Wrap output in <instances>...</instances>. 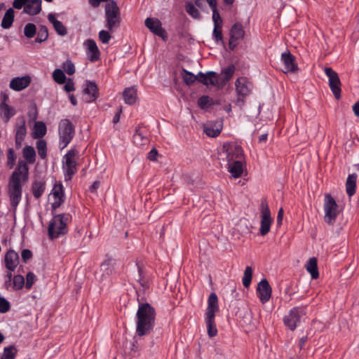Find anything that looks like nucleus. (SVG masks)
<instances>
[{
	"instance_id": "obj_1",
	"label": "nucleus",
	"mask_w": 359,
	"mask_h": 359,
	"mask_svg": "<svg viewBox=\"0 0 359 359\" xmlns=\"http://www.w3.org/2000/svg\"><path fill=\"white\" fill-rule=\"evenodd\" d=\"M25 161H20L15 170L13 172L8 182V194L11 204L16 208L22 197V184L28 180L29 168L27 163H33L35 158H27Z\"/></svg>"
},
{
	"instance_id": "obj_2",
	"label": "nucleus",
	"mask_w": 359,
	"mask_h": 359,
	"mask_svg": "<svg viewBox=\"0 0 359 359\" xmlns=\"http://www.w3.org/2000/svg\"><path fill=\"white\" fill-rule=\"evenodd\" d=\"M136 334L140 336L149 334L155 325L156 311L148 303H140L136 313Z\"/></svg>"
},
{
	"instance_id": "obj_3",
	"label": "nucleus",
	"mask_w": 359,
	"mask_h": 359,
	"mask_svg": "<svg viewBox=\"0 0 359 359\" xmlns=\"http://www.w3.org/2000/svg\"><path fill=\"white\" fill-rule=\"evenodd\" d=\"M217 296L212 292L208 299V307L205 311V321L207 326L208 334L210 337H214L217 334V329L215 321V313L219 311Z\"/></svg>"
},
{
	"instance_id": "obj_4",
	"label": "nucleus",
	"mask_w": 359,
	"mask_h": 359,
	"mask_svg": "<svg viewBox=\"0 0 359 359\" xmlns=\"http://www.w3.org/2000/svg\"><path fill=\"white\" fill-rule=\"evenodd\" d=\"M105 27L111 32L119 27L121 23L120 11L114 1H109L105 6Z\"/></svg>"
},
{
	"instance_id": "obj_5",
	"label": "nucleus",
	"mask_w": 359,
	"mask_h": 359,
	"mask_svg": "<svg viewBox=\"0 0 359 359\" xmlns=\"http://www.w3.org/2000/svg\"><path fill=\"white\" fill-rule=\"evenodd\" d=\"M69 220V215L60 214L54 216L48 226V234L50 238H57L60 235L67 233V224Z\"/></svg>"
},
{
	"instance_id": "obj_6",
	"label": "nucleus",
	"mask_w": 359,
	"mask_h": 359,
	"mask_svg": "<svg viewBox=\"0 0 359 359\" xmlns=\"http://www.w3.org/2000/svg\"><path fill=\"white\" fill-rule=\"evenodd\" d=\"M60 149H65L74 137L75 130L72 123L69 119H62L58 126Z\"/></svg>"
},
{
	"instance_id": "obj_7",
	"label": "nucleus",
	"mask_w": 359,
	"mask_h": 359,
	"mask_svg": "<svg viewBox=\"0 0 359 359\" xmlns=\"http://www.w3.org/2000/svg\"><path fill=\"white\" fill-rule=\"evenodd\" d=\"M325 217L324 220L329 224H332L339 214L338 205L335 200L330 194L325 195L324 203Z\"/></svg>"
},
{
	"instance_id": "obj_8",
	"label": "nucleus",
	"mask_w": 359,
	"mask_h": 359,
	"mask_svg": "<svg viewBox=\"0 0 359 359\" xmlns=\"http://www.w3.org/2000/svg\"><path fill=\"white\" fill-rule=\"evenodd\" d=\"M235 87L238 96L237 102H243L244 99L251 93L253 85L248 78L241 76L235 81Z\"/></svg>"
},
{
	"instance_id": "obj_9",
	"label": "nucleus",
	"mask_w": 359,
	"mask_h": 359,
	"mask_svg": "<svg viewBox=\"0 0 359 359\" xmlns=\"http://www.w3.org/2000/svg\"><path fill=\"white\" fill-rule=\"evenodd\" d=\"M305 315L304 309L294 307L284 317V324L292 331H294L300 322L302 316Z\"/></svg>"
},
{
	"instance_id": "obj_10",
	"label": "nucleus",
	"mask_w": 359,
	"mask_h": 359,
	"mask_svg": "<svg viewBox=\"0 0 359 359\" xmlns=\"http://www.w3.org/2000/svg\"><path fill=\"white\" fill-rule=\"evenodd\" d=\"M325 73L329 79V86L336 99L341 97V81L337 73L331 67H325Z\"/></svg>"
},
{
	"instance_id": "obj_11",
	"label": "nucleus",
	"mask_w": 359,
	"mask_h": 359,
	"mask_svg": "<svg viewBox=\"0 0 359 359\" xmlns=\"http://www.w3.org/2000/svg\"><path fill=\"white\" fill-rule=\"evenodd\" d=\"M261 226L260 233L262 236L267 234L270 231L272 219L271 212L266 203H262L261 204Z\"/></svg>"
},
{
	"instance_id": "obj_12",
	"label": "nucleus",
	"mask_w": 359,
	"mask_h": 359,
	"mask_svg": "<svg viewBox=\"0 0 359 359\" xmlns=\"http://www.w3.org/2000/svg\"><path fill=\"white\" fill-rule=\"evenodd\" d=\"M26 121L24 116L18 117L15 128V147L17 149L21 147L22 144L27 134Z\"/></svg>"
},
{
	"instance_id": "obj_13",
	"label": "nucleus",
	"mask_w": 359,
	"mask_h": 359,
	"mask_svg": "<svg viewBox=\"0 0 359 359\" xmlns=\"http://www.w3.org/2000/svg\"><path fill=\"white\" fill-rule=\"evenodd\" d=\"M222 149L226 157H243L244 155L241 146L235 142L224 143Z\"/></svg>"
},
{
	"instance_id": "obj_14",
	"label": "nucleus",
	"mask_w": 359,
	"mask_h": 359,
	"mask_svg": "<svg viewBox=\"0 0 359 359\" xmlns=\"http://www.w3.org/2000/svg\"><path fill=\"white\" fill-rule=\"evenodd\" d=\"M133 142L136 147H143L147 146L149 140L147 136V130L145 128L139 126L136 128L133 136Z\"/></svg>"
},
{
	"instance_id": "obj_15",
	"label": "nucleus",
	"mask_w": 359,
	"mask_h": 359,
	"mask_svg": "<svg viewBox=\"0 0 359 359\" xmlns=\"http://www.w3.org/2000/svg\"><path fill=\"white\" fill-rule=\"evenodd\" d=\"M257 292L262 303L269 300L271 296V287L266 279H262L258 284Z\"/></svg>"
},
{
	"instance_id": "obj_16",
	"label": "nucleus",
	"mask_w": 359,
	"mask_h": 359,
	"mask_svg": "<svg viewBox=\"0 0 359 359\" xmlns=\"http://www.w3.org/2000/svg\"><path fill=\"white\" fill-rule=\"evenodd\" d=\"M86 46V54L90 62H97L100 59V51L93 39H88L84 42Z\"/></svg>"
},
{
	"instance_id": "obj_17",
	"label": "nucleus",
	"mask_w": 359,
	"mask_h": 359,
	"mask_svg": "<svg viewBox=\"0 0 359 359\" xmlns=\"http://www.w3.org/2000/svg\"><path fill=\"white\" fill-rule=\"evenodd\" d=\"M281 61L285 67L284 72H295L298 69L295 57L289 51L281 54Z\"/></svg>"
},
{
	"instance_id": "obj_18",
	"label": "nucleus",
	"mask_w": 359,
	"mask_h": 359,
	"mask_svg": "<svg viewBox=\"0 0 359 359\" xmlns=\"http://www.w3.org/2000/svg\"><path fill=\"white\" fill-rule=\"evenodd\" d=\"M144 24L151 32L158 36L163 37L165 31L162 28L161 22L158 19L147 18L144 21Z\"/></svg>"
},
{
	"instance_id": "obj_19",
	"label": "nucleus",
	"mask_w": 359,
	"mask_h": 359,
	"mask_svg": "<svg viewBox=\"0 0 359 359\" xmlns=\"http://www.w3.org/2000/svg\"><path fill=\"white\" fill-rule=\"evenodd\" d=\"M77 163L75 158H65L62 162V169L66 181L70 180L77 171Z\"/></svg>"
},
{
	"instance_id": "obj_20",
	"label": "nucleus",
	"mask_w": 359,
	"mask_h": 359,
	"mask_svg": "<svg viewBox=\"0 0 359 359\" xmlns=\"http://www.w3.org/2000/svg\"><path fill=\"white\" fill-rule=\"evenodd\" d=\"M244 161H236L235 158H229L228 170L234 178L241 176L244 170Z\"/></svg>"
},
{
	"instance_id": "obj_21",
	"label": "nucleus",
	"mask_w": 359,
	"mask_h": 359,
	"mask_svg": "<svg viewBox=\"0 0 359 359\" xmlns=\"http://www.w3.org/2000/svg\"><path fill=\"white\" fill-rule=\"evenodd\" d=\"M31 83L29 76L15 77L10 81L9 87L15 91H21L25 89Z\"/></svg>"
},
{
	"instance_id": "obj_22",
	"label": "nucleus",
	"mask_w": 359,
	"mask_h": 359,
	"mask_svg": "<svg viewBox=\"0 0 359 359\" xmlns=\"http://www.w3.org/2000/svg\"><path fill=\"white\" fill-rule=\"evenodd\" d=\"M51 194L54 198V201L52 203V208L54 210L59 208L64 202L65 195L62 184H55L53 188Z\"/></svg>"
},
{
	"instance_id": "obj_23",
	"label": "nucleus",
	"mask_w": 359,
	"mask_h": 359,
	"mask_svg": "<svg viewBox=\"0 0 359 359\" xmlns=\"http://www.w3.org/2000/svg\"><path fill=\"white\" fill-rule=\"evenodd\" d=\"M197 81L205 86H216L218 83L217 74L212 71L208 72L206 74L200 72L198 74Z\"/></svg>"
},
{
	"instance_id": "obj_24",
	"label": "nucleus",
	"mask_w": 359,
	"mask_h": 359,
	"mask_svg": "<svg viewBox=\"0 0 359 359\" xmlns=\"http://www.w3.org/2000/svg\"><path fill=\"white\" fill-rule=\"evenodd\" d=\"M19 263L18 254L13 250L7 252L5 256V264L6 269L10 271H13Z\"/></svg>"
},
{
	"instance_id": "obj_25",
	"label": "nucleus",
	"mask_w": 359,
	"mask_h": 359,
	"mask_svg": "<svg viewBox=\"0 0 359 359\" xmlns=\"http://www.w3.org/2000/svg\"><path fill=\"white\" fill-rule=\"evenodd\" d=\"M41 0H29L24 7V12L30 15H36L41 11Z\"/></svg>"
},
{
	"instance_id": "obj_26",
	"label": "nucleus",
	"mask_w": 359,
	"mask_h": 359,
	"mask_svg": "<svg viewBox=\"0 0 359 359\" xmlns=\"http://www.w3.org/2000/svg\"><path fill=\"white\" fill-rule=\"evenodd\" d=\"M83 93L88 95V98H86L87 102L95 101L98 97V88L95 83L87 81L86 88L83 89Z\"/></svg>"
},
{
	"instance_id": "obj_27",
	"label": "nucleus",
	"mask_w": 359,
	"mask_h": 359,
	"mask_svg": "<svg viewBox=\"0 0 359 359\" xmlns=\"http://www.w3.org/2000/svg\"><path fill=\"white\" fill-rule=\"evenodd\" d=\"M229 35L231 40L238 41L243 39L245 36L243 25L240 22L233 24L230 29Z\"/></svg>"
},
{
	"instance_id": "obj_28",
	"label": "nucleus",
	"mask_w": 359,
	"mask_h": 359,
	"mask_svg": "<svg viewBox=\"0 0 359 359\" xmlns=\"http://www.w3.org/2000/svg\"><path fill=\"white\" fill-rule=\"evenodd\" d=\"M116 264V259L111 256L107 255L104 260L100 264V269L106 275L109 276L114 271V266Z\"/></svg>"
},
{
	"instance_id": "obj_29",
	"label": "nucleus",
	"mask_w": 359,
	"mask_h": 359,
	"mask_svg": "<svg viewBox=\"0 0 359 359\" xmlns=\"http://www.w3.org/2000/svg\"><path fill=\"white\" fill-rule=\"evenodd\" d=\"M48 20L50 23L53 24V26L55 30V32L60 36H65L67 34V31L65 25L59 20H57L54 14L50 13L48 15Z\"/></svg>"
},
{
	"instance_id": "obj_30",
	"label": "nucleus",
	"mask_w": 359,
	"mask_h": 359,
	"mask_svg": "<svg viewBox=\"0 0 359 359\" xmlns=\"http://www.w3.org/2000/svg\"><path fill=\"white\" fill-rule=\"evenodd\" d=\"M123 97L126 104L129 105L135 104L137 97L136 88L134 87L126 88L123 93Z\"/></svg>"
},
{
	"instance_id": "obj_31",
	"label": "nucleus",
	"mask_w": 359,
	"mask_h": 359,
	"mask_svg": "<svg viewBox=\"0 0 359 359\" xmlns=\"http://www.w3.org/2000/svg\"><path fill=\"white\" fill-rule=\"evenodd\" d=\"M306 269L307 271L311 274L313 279H316L319 276L318 270L317 259L316 257H311L309 259L306 264Z\"/></svg>"
},
{
	"instance_id": "obj_32",
	"label": "nucleus",
	"mask_w": 359,
	"mask_h": 359,
	"mask_svg": "<svg viewBox=\"0 0 359 359\" xmlns=\"http://www.w3.org/2000/svg\"><path fill=\"white\" fill-rule=\"evenodd\" d=\"M357 175L351 174L348 176L346 182V193L349 196H352L355 193Z\"/></svg>"
},
{
	"instance_id": "obj_33",
	"label": "nucleus",
	"mask_w": 359,
	"mask_h": 359,
	"mask_svg": "<svg viewBox=\"0 0 359 359\" xmlns=\"http://www.w3.org/2000/svg\"><path fill=\"white\" fill-rule=\"evenodd\" d=\"M14 21V11L13 8H8L4 14L1 26L4 29L10 28Z\"/></svg>"
},
{
	"instance_id": "obj_34",
	"label": "nucleus",
	"mask_w": 359,
	"mask_h": 359,
	"mask_svg": "<svg viewBox=\"0 0 359 359\" xmlns=\"http://www.w3.org/2000/svg\"><path fill=\"white\" fill-rule=\"evenodd\" d=\"M0 109L5 119V122H8L9 119L15 114L13 107L9 106L6 102H2L0 104Z\"/></svg>"
},
{
	"instance_id": "obj_35",
	"label": "nucleus",
	"mask_w": 359,
	"mask_h": 359,
	"mask_svg": "<svg viewBox=\"0 0 359 359\" xmlns=\"http://www.w3.org/2000/svg\"><path fill=\"white\" fill-rule=\"evenodd\" d=\"M32 189L34 196L36 198H39L45 190V182L42 181H35L32 184Z\"/></svg>"
},
{
	"instance_id": "obj_36",
	"label": "nucleus",
	"mask_w": 359,
	"mask_h": 359,
	"mask_svg": "<svg viewBox=\"0 0 359 359\" xmlns=\"http://www.w3.org/2000/svg\"><path fill=\"white\" fill-rule=\"evenodd\" d=\"M46 133V126L44 123L41 121L36 122L34 127V137L41 138Z\"/></svg>"
},
{
	"instance_id": "obj_37",
	"label": "nucleus",
	"mask_w": 359,
	"mask_h": 359,
	"mask_svg": "<svg viewBox=\"0 0 359 359\" xmlns=\"http://www.w3.org/2000/svg\"><path fill=\"white\" fill-rule=\"evenodd\" d=\"M187 13L194 19H201L200 12L191 1H187L185 4Z\"/></svg>"
},
{
	"instance_id": "obj_38",
	"label": "nucleus",
	"mask_w": 359,
	"mask_h": 359,
	"mask_svg": "<svg viewBox=\"0 0 359 359\" xmlns=\"http://www.w3.org/2000/svg\"><path fill=\"white\" fill-rule=\"evenodd\" d=\"M235 72V67L233 65H229L226 68L222 71V75L223 76L222 81L224 84L229 82L233 77Z\"/></svg>"
},
{
	"instance_id": "obj_39",
	"label": "nucleus",
	"mask_w": 359,
	"mask_h": 359,
	"mask_svg": "<svg viewBox=\"0 0 359 359\" xmlns=\"http://www.w3.org/2000/svg\"><path fill=\"white\" fill-rule=\"evenodd\" d=\"M37 36L35 41L37 43H41L45 41L48 37V28L44 25H40L39 29L36 32Z\"/></svg>"
},
{
	"instance_id": "obj_40",
	"label": "nucleus",
	"mask_w": 359,
	"mask_h": 359,
	"mask_svg": "<svg viewBox=\"0 0 359 359\" xmlns=\"http://www.w3.org/2000/svg\"><path fill=\"white\" fill-rule=\"evenodd\" d=\"M222 25H214L212 32V38L214 41L218 43L219 42L224 43L223 34H222Z\"/></svg>"
},
{
	"instance_id": "obj_41",
	"label": "nucleus",
	"mask_w": 359,
	"mask_h": 359,
	"mask_svg": "<svg viewBox=\"0 0 359 359\" xmlns=\"http://www.w3.org/2000/svg\"><path fill=\"white\" fill-rule=\"evenodd\" d=\"M17 353V349L14 346L6 347L1 359H14Z\"/></svg>"
},
{
	"instance_id": "obj_42",
	"label": "nucleus",
	"mask_w": 359,
	"mask_h": 359,
	"mask_svg": "<svg viewBox=\"0 0 359 359\" xmlns=\"http://www.w3.org/2000/svg\"><path fill=\"white\" fill-rule=\"evenodd\" d=\"M183 72H184L183 80H184V82L187 85L191 86L193 83H194L196 81H197L198 74L194 75L193 73H191L184 69H183Z\"/></svg>"
},
{
	"instance_id": "obj_43",
	"label": "nucleus",
	"mask_w": 359,
	"mask_h": 359,
	"mask_svg": "<svg viewBox=\"0 0 359 359\" xmlns=\"http://www.w3.org/2000/svg\"><path fill=\"white\" fill-rule=\"evenodd\" d=\"M53 79L56 83L59 84H62L65 83L67 81V78L65 73L62 70L60 69H56L55 70H54L53 73Z\"/></svg>"
},
{
	"instance_id": "obj_44",
	"label": "nucleus",
	"mask_w": 359,
	"mask_h": 359,
	"mask_svg": "<svg viewBox=\"0 0 359 359\" xmlns=\"http://www.w3.org/2000/svg\"><path fill=\"white\" fill-rule=\"evenodd\" d=\"M252 277V269L250 266H247L244 271L243 277V284L245 287H248L251 283Z\"/></svg>"
},
{
	"instance_id": "obj_45",
	"label": "nucleus",
	"mask_w": 359,
	"mask_h": 359,
	"mask_svg": "<svg viewBox=\"0 0 359 359\" xmlns=\"http://www.w3.org/2000/svg\"><path fill=\"white\" fill-rule=\"evenodd\" d=\"M24 34L28 39L33 38L36 34V27L35 25L31 22L26 24L24 27Z\"/></svg>"
},
{
	"instance_id": "obj_46",
	"label": "nucleus",
	"mask_w": 359,
	"mask_h": 359,
	"mask_svg": "<svg viewBox=\"0 0 359 359\" xmlns=\"http://www.w3.org/2000/svg\"><path fill=\"white\" fill-rule=\"evenodd\" d=\"M137 265L139 275H140V279H139L138 281H139L140 287H141L139 289V290L140 291H142V292L144 293L148 290L149 285L147 284V280H144L143 276H142V269L141 266H140L139 264H137Z\"/></svg>"
},
{
	"instance_id": "obj_47",
	"label": "nucleus",
	"mask_w": 359,
	"mask_h": 359,
	"mask_svg": "<svg viewBox=\"0 0 359 359\" xmlns=\"http://www.w3.org/2000/svg\"><path fill=\"white\" fill-rule=\"evenodd\" d=\"M36 149L40 157H46V142L43 140L36 142Z\"/></svg>"
},
{
	"instance_id": "obj_48",
	"label": "nucleus",
	"mask_w": 359,
	"mask_h": 359,
	"mask_svg": "<svg viewBox=\"0 0 359 359\" xmlns=\"http://www.w3.org/2000/svg\"><path fill=\"white\" fill-rule=\"evenodd\" d=\"M25 284V278L21 275H16L13 277V287L14 290H20L22 288Z\"/></svg>"
},
{
	"instance_id": "obj_49",
	"label": "nucleus",
	"mask_w": 359,
	"mask_h": 359,
	"mask_svg": "<svg viewBox=\"0 0 359 359\" xmlns=\"http://www.w3.org/2000/svg\"><path fill=\"white\" fill-rule=\"evenodd\" d=\"M212 100L207 95L201 96L198 100V104L201 109L207 108L211 106Z\"/></svg>"
},
{
	"instance_id": "obj_50",
	"label": "nucleus",
	"mask_w": 359,
	"mask_h": 359,
	"mask_svg": "<svg viewBox=\"0 0 359 359\" xmlns=\"http://www.w3.org/2000/svg\"><path fill=\"white\" fill-rule=\"evenodd\" d=\"M62 67L68 75H72L75 72L74 65L70 60L65 61L62 65Z\"/></svg>"
},
{
	"instance_id": "obj_51",
	"label": "nucleus",
	"mask_w": 359,
	"mask_h": 359,
	"mask_svg": "<svg viewBox=\"0 0 359 359\" xmlns=\"http://www.w3.org/2000/svg\"><path fill=\"white\" fill-rule=\"evenodd\" d=\"M99 39L102 43H108L111 36L109 34V31L101 30L98 34Z\"/></svg>"
},
{
	"instance_id": "obj_52",
	"label": "nucleus",
	"mask_w": 359,
	"mask_h": 359,
	"mask_svg": "<svg viewBox=\"0 0 359 359\" xmlns=\"http://www.w3.org/2000/svg\"><path fill=\"white\" fill-rule=\"evenodd\" d=\"M22 157H36V152L34 147L25 146L22 149Z\"/></svg>"
},
{
	"instance_id": "obj_53",
	"label": "nucleus",
	"mask_w": 359,
	"mask_h": 359,
	"mask_svg": "<svg viewBox=\"0 0 359 359\" xmlns=\"http://www.w3.org/2000/svg\"><path fill=\"white\" fill-rule=\"evenodd\" d=\"M10 309V303L4 297H0V313H4Z\"/></svg>"
},
{
	"instance_id": "obj_54",
	"label": "nucleus",
	"mask_w": 359,
	"mask_h": 359,
	"mask_svg": "<svg viewBox=\"0 0 359 359\" xmlns=\"http://www.w3.org/2000/svg\"><path fill=\"white\" fill-rule=\"evenodd\" d=\"M36 280V276L32 272H29L26 277L25 287L30 289Z\"/></svg>"
},
{
	"instance_id": "obj_55",
	"label": "nucleus",
	"mask_w": 359,
	"mask_h": 359,
	"mask_svg": "<svg viewBox=\"0 0 359 359\" xmlns=\"http://www.w3.org/2000/svg\"><path fill=\"white\" fill-rule=\"evenodd\" d=\"M212 20H213V22H214V25H223V21H222V19L217 9L216 8H213L212 9Z\"/></svg>"
},
{
	"instance_id": "obj_56",
	"label": "nucleus",
	"mask_w": 359,
	"mask_h": 359,
	"mask_svg": "<svg viewBox=\"0 0 359 359\" xmlns=\"http://www.w3.org/2000/svg\"><path fill=\"white\" fill-rule=\"evenodd\" d=\"M29 0H14L13 2V6L15 9H21L24 8Z\"/></svg>"
},
{
	"instance_id": "obj_57",
	"label": "nucleus",
	"mask_w": 359,
	"mask_h": 359,
	"mask_svg": "<svg viewBox=\"0 0 359 359\" xmlns=\"http://www.w3.org/2000/svg\"><path fill=\"white\" fill-rule=\"evenodd\" d=\"M66 81L67 82L64 86L65 90L68 93L75 90L74 83L72 79H68Z\"/></svg>"
},
{
	"instance_id": "obj_58",
	"label": "nucleus",
	"mask_w": 359,
	"mask_h": 359,
	"mask_svg": "<svg viewBox=\"0 0 359 359\" xmlns=\"http://www.w3.org/2000/svg\"><path fill=\"white\" fill-rule=\"evenodd\" d=\"M221 130H219V129H213V128H207L205 129V133L209 137H217L219 133H220Z\"/></svg>"
},
{
	"instance_id": "obj_59",
	"label": "nucleus",
	"mask_w": 359,
	"mask_h": 359,
	"mask_svg": "<svg viewBox=\"0 0 359 359\" xmlns=\"http://www.w3.org/2000/svg\"><path fill=\"white\" fill-rule=\"evenodd\" d=\"M21 257L24 262H27L32 257V252L28 250L25 249L21 252Z\"/></svg>"
},
{
	"instance_id": "obj_60",
	"label": "nucleus",
	"mask_w": 359,
	"mask_h": 359,
	"mask_svg": "<svg viewBox=\"0 0 359 359\" xmlns=\"http://www.w3.org/2000/svg\"><path fill=\"white\" fill-rule=\"evenodd\" d=\"M6 278L4 283V286L6 289H8L11 285V279H12V273L11 271H8L5 276Z\"/></svg>"
},
{
	"instance_id": "obj_61",
	"label": "nucleus",
	"mask_w": 359,
	"mask_h": 359,
	"mask_svg": "<svg viewBox=\"0 0 359 359\" xmlns=\"http://www.w3.org/2000/svg\"><path fill=\"white\" fill-rule=\"evenodd\" d=\"M79 155V151L74 148L71 149L63 157H76Z\"/></svg>"
},
{
	"instance_id": "obj_62",
	"label": "nucleus",
	"mask_w": 359,
	"mask_h": 359,
	"mask_svg": "<svg viewBox=\"0 0 359 359\" xmlns=\"http://www.w3.org/2000/svg\"><path fill=\"white\" fill-rule=\"evenodd\" d=\"M283 209L280 208L278 210L277 215V225L280 226L282 224L283 219Z\"/></svg>"
},
{
	"instance_id": "obj_63",
	"label": "nucleus",
	"mask_w": 359,
	"mask_h": 359,
	"mask_svg": "<svg viewBox=\"0 0 359 359\" xmlns=\"http://www.w3.org/2000/svg\"><path fill=\"white\" fill-rule=\"evenodd\" d=\"M122 113V107H119L116 114L114 115V118H113V123H117L119 120H120V116H121V114Z\"/></svg>"
},
{
	"instance_id": "obj_64",
	"label": "nucleus",
	"mask_w": 359,
	"mask_h": 359,
	"mask_svg": "<svg viewBox=\"0 0 359 359\" xmlns=\"http://www.w3.org/2000/svg\"><path fill=\"white\" fill-rule=\"evenodd\" d=\"M353 111L355 116H359V100L353 104Z\"/></svg>"
}]
</instances>
